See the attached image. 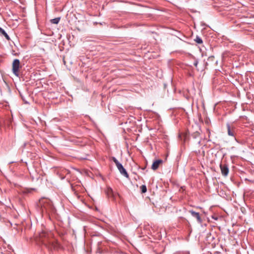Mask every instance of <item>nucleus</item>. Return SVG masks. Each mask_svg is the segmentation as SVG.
Segmentation results:
<instances>
[{
	"label": "nucleus",
	"instance_id": "20e7f679",
	"mask_svg": "<svg viewBox=\"0 0 254 254\" xmlns=\"http://www.w3.org/2000/svg\"><path fill=\"white\" fill-rule=\"evenodd\" d=\"M20 67V61L18 59L14 60L12 63V72L16 76H19V69Z\"/></svg>",
	"mask_w": 254,
	"mask_h": 254
},
{
	"label": "nucleus",
	"instance_id": "dca6fc26",
	"mask_svg": "<svg viewBox=\"0 0 254 254\" xmlns=\"http://www.w3.org/2000/svg\"><path fill=\"white\" fill-rule=\"evenodd\" d=\"M109 191L112 192V190L111 189H110Z\"/></svg>",
	"mask_w": 254,
	"mask_h": 254
},
{
	"label": "nucleus",
	"instance_id": "39448f33",
	"mask_svg": "<svg viewBox=\"0 0 254 254\" xmlns=\"http://www.w3.org/2000/svg\"><path fill=\"white\" fill-rule=\"evenodd\" d=\"M228 134L229 136L235 137L236 127L234 126H231L229 124H227Z\"/></svg>",
	"mask_w": 254,
	"mask_h": 254
},
{
	"label": "nucleus",
	"instance_id": "f257e3e1",
	"mask_svg": "<svg viewBox=\"0 0 254 254\" xmlns=\"http://www.w3.org/2000/svg\"><path fill=\"white\" fill-rule=\"evenodd\" d=\"M40 238L43 245L50 250H57L61 247L60 244L53 238L51 237L49 234L47 237L45 233L40 235Z\"/></svg>",
	"mask_w": 254,
	"mask_h": 254
},
{
	"label": "nucleus",
	"instance_id": "0eeeda50",
	"mask_svg": "<svg viewBox=\"0 0 254 254\" xmlns=\"http://www.w3.org/2000/svg\"><path fill=\"white\" fill-rule=\"evenodd\" d=\"M189 212L191 214L192 216L195 217L198 223H201L202 221V219L200 216V214L198 212H196L192 210H189Z\"/></svg>",
	"mask_w": 254,
	"mask_h": 254
},
{
	"label": "nucleus",
	"instance_id": "423d86ee",
	"mask_svg": "<svg viewBox=\"0 0 254 254\" xmlns=\"http://www.w3.org/2000/svg\"><path fill=\"white\" fill-rule=\"evenodd\" d=\"M220 167L222 175L225 177L227 176L229 173V168L228 165L226 164H220Z\"/></svg>",
	"mask_w": 254,
	"mask_h": 254
},
{
	"label": "nucleus",
	"instance_id": "6e6552de",
	"mask_svg": "<svg viewBox=\"0 0 254 254\" xmlns=\"http://www.w3.org/2000/svg\"><path fill=\"white\" fill-rule=\"evenodd\" d=\"M163 162V161L161 159L157 160L155 161H154L151 166V169L153 170H157L160 164H161Z\"/></svg>",
	"mask_w": 254,
	"mask_h": 254
},
{
	"label": "nucleus",
	"instance_id": "1a4fd4ad",
	"mask_svg": "<svg viewBox=\"0 0 254 254\" xmlns=\"http://www.w3.org/2000/svg\"><path fill=\"white\" fill-rule=\"evenodd\" d=\"M0 34L3 36L7 40L9 41L10 38L8 35L6 33V32L1 27H0Z\"/></svg>",
	"mask_w": 254,
	"mask_h": 254
},
{
	"label": "nucleus",
	"instance_id": "7ed1b4c3",
	"mask_svg": "<svg viewBox=\"0 0 254 254\" xmlns=\"http://www.w3.org/2000/svg\"><path fill=\"white\" fill-rule=\"evenodd\" d=\"M111 159L115 163L120 173L126 178L127 179L129 178V175L128 173L122 164L120 163L115 157H112Z\"/></svg>",
	"mask_w": 254,
	"mask_h": 254
},
{
	"label": "nucleus",
	"instance_id": "2eb2a0df",
	"mask_svg": "<svg viewBox=\"0 0 254 254\" xmlns=\"http://www.w3.org/2000/svg\"><path fill=\"white\" fill-rule=\"evenodd\" d=\"M235 140L238 143H240V141H238L236 137H235Z\"/></svg>",
	"mask_w": 254,
	"mask_h": 254
},
{
	"label": "nucleus",
	"instance_id": "4468645a",
	"mask_svg": "<svg viewBox=\"0 0 254 254\" xmlns=\"http://www.w3.org/2000/svg\"><path fill=\"white\" fill-rule=\"evenodd\" d=\"M198 63V61L197 60H195L193 63V65L196 67L197 66Z\"/></svg>",
	"mask_w": 254,
	"mask_h": 254
},
{
	"label": "nucleus",
	"instance_id": "9b49d317",
	"mask_svg": "<svg viewBox=\"0 0 254 254\" xmlns=\"http://www.w3.org/2000/svg\"><path fill=\"white\" fill-rule=\"evenodd\" d=\"M140 190L142 193H145L147 191L146 186L144 185H142L140 187Z\"/></svg>",
	"mask_w": 254,
	"mask_h": 254
},
{
	"label": "nucleus",
	"instance_id": "9d476101",
	"mask_svg": "<svg viewBox=\"0 0 254 254\" xmlns=\"http://www.w3.org/2000/svg\"><path fill=\"white\" fill-rule=\"evenodd\" d=\"M61 18L60 17H56L55 18L52 19L50 20V21L53 24H58L59 23Z\"/></svg>",
	"mask_w": 254,
	"mask_h": 254
},
{
	"label": "nucleus",
	"instance_id": "f03ea898",
	"mask_svg": "<svg viewBox=\"0 0 254 254\" xmlns=\"http://www.w3.org/2000/svg\"><path fill=\"white\" fill-rule=\"evenodd\" d=\"M40 203L41 206V211L43 213H49L53 211V206L49 200H42Z\"/></svg>",
	"mask_w": 254,
	"mask_h": 254
},
{
	"label": "nucleus",
	"instance_id": "ddd939ff",
	"mask_svg": "<svg viewBox=\"0 0 254 254\" xmlns=\"http://www.w3.org/2000/svg\"><path fill=\"white\" fill-rule=\"evenodd\" d=\"M199 134V133L198 131H195V132H193V133L191 134V135H192V136L193 137V138H196L197 136H198Z\"/></svg>",
	"mask_w": 254,
	"mask_h": 254
},
{
	"label": "nucleus",
	"instance_id": "f8f14e48",
	"mask_svg": "<svg viewBox=\"0 0 254 254\" xmlns=\"http://www.w3.org/2000/svg\"><path fill=\"white\" fill-rule=\"evenodd\" d=\"M194 41L198 44H202L203 41L201 38L199 36H196Z\"/></svg>",
	"mask_w": 254,
	"mask_h": 254
}]
</instances>
